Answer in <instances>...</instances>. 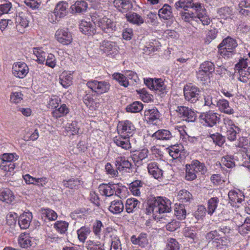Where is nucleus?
Listing matches in <instances>:
<instances>
[{
    "mask_svg": "<svg viewBox=\"0 0 250 250\" xmlns=\"http://www.w3.org/2000/svg\"><path fill=\"white\" fill-rule=\"evenodd\" d=\"M113 4L122 13L127 12L133 7L131 0H114Z\"/></svg>",
    "mask_w": 250,
    "mask_h": 250,
    "instance_id": "obj_20",
    "label": "nucleus"
},
{
    "mask_svg": "<svg viewBox=\"0 0 250 250\" xmlns=\"http://www.w3.org/2000/svg\"><path fill=\"white\" fill-rule=\"evenodd\" d=\"M210 137L212 140L213 142L219 146L223 145L225 142L224 137L220 133H216L215 134H211Z\"/></svg>",
    "mask_w": 250,
    "mask_h": 250,
    "instance_id": "obj_63",
    "label": "nucleus"
},
{
    "mask_svg": "<svg viewBox=\"0 0 250 250\" xmlns=\"http://www.w3.org/2000/svg\"><path fill=\"white\" fill-rule=\"evenodd\" d=\"M143 184V182L140 180H135L130 183L129 188L132 194L135 196H140L141 194L140 189L142 188Z\"/></svg>",
    "mask_w": 250,
    "mask_h": 250,
    "instance_id": "obj_39",
    "label": "nucleus"
},
{
    "mask_svg": "<svg viewBox=\"0 0 250 250\" xmlns=\"http://www.w3.org/2000/svg\"><path fill=\"white\" fill-rule=\"evenodd\" d=\"M84 104L92 109L95 110L99 106V103L96 102L90 95L86 94L83 98Z\"/></svg>",
    "mask_w": 250,
    "mask_h": 250,
    "instance_id": "obj_51",
    "label": "nucleus"
},
{
    "mask_svg": "<svg viewBox=\"0 0 250 250\" xmlns=\"http://www.w3.org/2000/svg\"><path fill=\"white\" fill-rule=\"evenodd\" d=\"M171 211L170 202L167 198L160 196H150L146 201L145 212L147 215L169 212Z\"/></svg>",
    "mask_w": 250,
    "mask_h": 250,
    "instance_id": "obj_1",
    "label": "nucleus"
},
{
    "mask_svg": "<svg viewBox=\"0 0 250 250\" xmlns=\"http://www.w3.org/2000/svg\"><path fill=\"white\" fill-rule=\"evenodd\" d=\"M29 68L23 62H15L12 66V73L14 76L20 79L24 78L28 74Z\"/></svg>",
    "mask_w": 250,
    "mask_h": 250,
    "instance_id": "obj_14",
    "label": "nucleus"
},
{
    "mask_svg": "<svg viewBox=\"0 0 250 250\" xmlns=\"http://www.w3.org/2000/svg\"><path fill=\"white\" fill-rule=\"evenodd\" d=\"M129 138L123 137L119 135L114 138L113 142L117 146L127 150L131 148V144L128 140Z\"/></svg>",
    "mask_w": 250,
    "mask_h": 250,
    "instance_id": "obj_31",
    "label": "nucleus"
},
{
    "mask_svg": "<svg viewBox=\"0 0 250 250\" xmlns=\"http://www.w3.org/2000/svg\"><path fill=\"white\" fill-rule=\"evenodd\" d=\"M196 4V3H193L191 0H179L175 3V6L176 9L183 8L186 11L190 7L195 9Z\"/></svg>",
    "mask_w": 250,
    "mask_h": 250,
    "instance_id": "obj_44",
    "label": "nucleus"
},
{
    "mask_svg": "<svg viewBox=\"0 0 250 250\" xmlns=\"http://www.w3.org/2000/svg\"><path fill=\"white\" fill-rule=\"evenodd\" d=\"M178 199L180 203L187 206L191 202L193 199L192 194L188 191L185 189H182L179 191L178 193Z\"/></svg>",
    "mask_w": 250,
    "mask_h": 250,
    "instance_id": "obj_25",
    "label": "nucleus"
},
{
    "mask_svg": "<svg viewBox=\"0 0 250 250\" xmlns=\"http://www.w3.org/2000/svg\"><path fill=\"white\" fill-rule=\"evenodd\" d=\"M69 112V109L65 104H62L60 107L55 109L52 112V115L54 117L56 118L63 116L68 114Z\"/></svg>",
    "mask_w": 250,
    "mask_h": 250,
    "instance_id": "obj_48",
    "label": "nucleus"
},
{
    "mask_svg": "<svg viewBox=\"0 0 250 250\" xmlns=\"http://www.w3.org/2000/svg\"><path fill=\"white\" fill-rule=\"evenodd\" d=\"M212 243L217 249L222 250L229 246V240L226 237H222L213 240Z\"/></svg>",
    "mask_w": 250,
    "mask_h": 250,
    "instance_id": "obj_46",
    "label": "nucleus"
},
{
    "mask_svg": "<svg viewBox=\"0 0 250 250\" xmlns=\"http://www.w3.org/2000/svg\"><path fill=\"white\" fill-rule=\"evenodd\" d=\"M59 79L60 83L64 88H67L72 84V76L69 72H63Z\"/></svg>",
    "mask_w": 250,
    "mask_h": 250,
    "instance_id": "obj_34",
    "label": "nucleus"
},
{
    "mask_svg": "<svg viewBox=\"0 0 250 250\" xmlns=\"http://www.w3.org/2000/svg\"><path fill=\"white\" fill-rule=\"evenodd\" d=\"M195 13L190 12H181L180 15L182 20L186 22H190L191 21H198V20L202 22L203 25H208L210 23V19L206 14V10L204 6L200 3H196L195 5Z\"/></svg>",
    "mask_w": 250,
    "mask_h": 250,
    "instance_id": "obj_2",
    "label": "nucleus"
},
{
    "mask_svg": "<svg viewBox=\"0 0 250 250\" xmlns=\"http://www.w3.org/2000/svg\"><path fill=\"white\" fill-rule=\"evenodd\" d=\"M217 13L219 14L221 18L227 19L231 18L232 11L229 7H224L220 8L218 10Z\"/></svg>",
    "mask_w": 250,
    "mask_h": 250,
    "instance_id": "obj_60",
    "label": "nucleus"
},
{
    "mask_svg": "<svg viewBox=\"0 0 250 250\" xmlns=\"http://www.w3.org/2000/svg\"><path fill=\"white\" fill-rule=\"evenodd\" d=\"M86 245L87 250H104V244L97 243L94 241L88 240L86 242Z\"/></svg>",
    "mask_w": 250,
    "mask_h": 250,
    "instance_id": "obj_57",
    "label": "nucleus"
},
{
    "mask_svg": "<svg viewBox=\"0 0 250 250\" xmlns=\"http://www.w3.org/2000/svg\"><path fill=\"white\" fill-rule=\"evenodd\" d=\"M86 85L93 92L98 95L108 92L111 86L110 84L107 81H98L95 80L88 81Z\"/></svg>",
    "mask_w": 250,
    "mask_h": 250,
    "instance_id": "obj_9",
    "label": "nucleus"
},
{
    "mask_svg": "<svg viewBox=\"0 0 250 250\" xmlns=\"http://www.w3.org/2000/svg\"><path fill=\"white\" fill-rule=\"evenodd\" d=\"M185 205L179 204L175 208V215L179 220H184L186 218L187 211Z\"/></svg>",
    "mask_w": 250,
    "mask_h": 250,
    "instance_id": "obj_50",
    "label": "nucleus"
},
{
    "mask_svg": "<svg viewBox=\"0 0 250 250\" xmlns=\"http://www.w3.org/2000/svg\"><path fill=\"white\" fill-rule=\"evenodd\" d=\"M65 129L68 135H74L78 133L79 127L77 122L73 121L71 123H68Z\"/></svg>",
    "mask_w": 250,
    "mask_h": 250,
    "instance_id": "obj_49",
    "label": "nucleus"
},
{
    "mask_svg": "<svg viewBox=\"0 0 250 250\" xmlns=\"http://www.w3.org/2000/svg\"><path fill=\"white\" fill-rule=\"evenodd\" d=\"M238 232L243 236H246L250 233V217H247L244 223L239 226Z\"/></svg>",
    "mask_w": 250,
    "mask_h": 250,
    "instance_id": "obj_43",
    "label": "nucleus"
},
{
    "mask_svg": "<svg viewBox=\"0 0 250 250\" xmlns=\"http://www.w3.org/2000/svg\"><path fill=\"white\" fill-rule=\"evenodd\" d=\"M228 196L230 201L233 203H241L243 201H245V196L240 190L238 191L231 190L229 192Z\"/></svg>",
    "mask_w": 250,
    "mask_h": 250,
    "instance_id": "obj_33",
    "label": "nucleus"
},
{
    "mask_svg": "<svg viewBox=\"0 0 250 250\" xmlns=\"http://www.w3.org/2000/svg\"><path fill=\"white\" fill-rule=\"evenodd\" d=\"M113 79L117 81L121 85L126 87L129 85V82L127 78L123 74L120 73H115L112 75Z\"/></svg>",
    "mask_w": 250,
    "mask_h": 250,
    "instance_id": "obj_53",
    "label": "nucleus"
},
{
    "mask_svg": "<svg viewBox=\"0 0 250 250\" xmlns=\"http://www.w3.org/2000/svg\"><path fill=\"white\" fill-rule=\"evenodd\" d=\"M63 185L70 189H78L81 185V181L78 178H71L68 180H63Z\"/></svg>",
    "mask_w": 250,
    "mask_h": 250,
    "instance_id": "obj_47",
    "label": "nucleus"
},
{
    "mask_svg": "<svg viewBox=\"0 0 250 250\" xmlns=\"http://www.w3.org/2000/svg\"><path fill=\"white\" fill-rule=\"evenodd\" d=\"M141 203L137 199L131 198L126 200L125 204V209L128 213H133L138 210L140 208Z\"/></svg>",
    "mask_w": 250,
    "mask_h": 250,
    "instance_id": "obj_23",
    "label": "nucleus"
},
{
    "mask_svg": "<svg viewBox=\"0 0 250 250\" xmlns=\"http://www.w3.org/2000/svg\"><path fill=\"white\" fill-rule=\"evenodd\" d=\"M151 140L153 141L157 140L162 141H168L173 138L172 133L167 129H159L153 133L151 136Z\"/></svg>",
    "mask_w": 250,
    "mask_h": 250,
    "instance_id": "obj_16",
    "label": "nucleus"
},
{
    "mask_svg": "<svg viewBox=\"0 0 250 250\" xmlns=\"http://www.w3.org/2000/svg\"><path fill=\"white\" fill-rule=\"evenodd\" d=\"M87 8V3L83 0L77 1L74 4L71 6L73 12L83 13L85 12Z\"/></svg>",
    "mask_w": 250,
    "mask_h": 250,
    "instance_id": "obj_41",
    "label": "nucleus"
},
{
    "mask_svg": "<svg viewBox=\"0 0 250 250\" xmlns=\"http://www.w3.org/2000/svg\"><path fill=\"white\" fill-rule=\"evenodd\" d=\"M118 134L123 137L130 138L136 132V127L129 120L120 121L117 126Z\"/></svg>",
    "mask_w": 250,
    "mask_h": 250,
    "instance_id": "obj_7",
    "label": "nucleus"
},
{
    "mask_svg": "<svg viewBox=\"0 0 250 250\" xmlns=\"http://www.w3.org/2000/svg\"><path fill=\"white\" fill-rule=\"evenodd\" d=\"M103 227V223L100 220H97L92 226V231L96 237L99 239L101 237V233Z\"/></svg>",
    "mask_w": 250,
    "mask_h": 250,
    "instance_id": "obj_61",
    "label": "nucleus"
},
{
    "mask_svg": "<svg viewBox=\"0 0 250 250\" xmlns=\"http://www.w3.org/2000/svg\"><path fill=\"white\" fill-rule=\"evenodd\" d=\"M219 201V199L216 197H212L208 200V208L207 210L209 215H211L215 212L217 207Z\"/></svg>",
    "mask_w": 250,
    "mask_h": 250,
    "instance_id": "obj_45",
    "label": "nucleus"
},
{
    "mask_svg": "<svg viewBox=\"0 0 250 250\" xmlns=\"http://www.w3.org/2000/svg\"><path fill=\"white\" fill-rule=\"evenodd\" d=\"M158 15L160 18L164 20L170 19L173 17L171 7L167 4H164L163 7L159 9Z\"/></svg>",
    "mask_w": 250,
    "mask_h": 250,
    "instance_id": "obj_30",
    "label": "nucleus"
},
{
    "mask_svg": "<svg viewBox=\"0 0 250 250\" xmlns=\"http://www.w3.org/2000/svg\"><path fill=\"white\" fill-rule=\"evenodd\" d=\"M220 115L214 111L209 110L200 113L199 119L202 124L205 126L212 127L219 123Z\"/></svg>",
    "mask_w": 250,
    "mask_h": 250,
    "instance_id": "obj_8",
    "label": "nucleus"
},
{
    "mask_svg": "<svg viewBox=\"0 0 250 250\" xmlns=\"http://www.w3.org/2000/svg\"><path fill=\"white\" fill-rule=\"evenodd\" d=\"M100 50L106 56H114L118 52V46L114 42L108 41H104L101 43L99 47Z\"/></svg>",
    "mask_w": 250,
    "mask_h": 250,
    "instance_id": "obj_12",
    "label": "nucleus"
},
{
    "mask_svg": "<svg viewBox=\"0 0 250 250\" xmlns=\"http://www.w3.org/2000/svg\"><path fill=\"white\" fill-rule=\"evenodd\" d=\"M124 204L121 200H116L112 201L108 208L109 210L115 214L121 213L124 210Z\"/></svg>",
    "mask_w": 250,
    "mask_h": 250,
    "instance_id": "obj_29",
    "label": "nucleus"
},
{
    "mask_svg": "<svg viewBox=\"0 0 250 250\" xmlns=\"http://www.w3.org/2000/svg\"><path fill=\"white\" fill-rule=\"evenodd\" d=\"M68 223L65 221H58L54 225L56 230L61 234H64L67 230Z\"/></svg>",
    "mask_w": 250,
    "mask_h": 250,
    "instance_id": "obj_54",
    "label": "nucleus"
},
{
    "mask_svg": "<svg viewBox=\"0 0 250 250\" xmlns=\"http://www.w3.org/2000/svg\"><path fill=\"white\" fill-rule=\"evenodd\" d=\"M149 153V151L146 148H143L141 150L135 151L131 155V158L134 162L141 164L143 160L146 159Z\"/></svg>",
    "mask_w": 250,
    "mask_h": 250,
    "instance_id": "obj_24",
    "label": "nucleus"
},
{
    "mask_svg": "<svg viewBox=\"0 0 250 250\" xmlns=\"http://www.w3.org/2000/svg\"><path fill=\"white\" fill-rule=\"evenodd\" d=\"M143 108V104L140 102L136 101L128 105L126 107V110L128 112L138 113L142 110Z\"/></svg>",
    "mask_w": 250,
    "mask_h": 250,
    "instance_id": "obj_52",
    "label": "nucleus"
},
{
    "mask_svg": "<svg viewBox=\"0 0 250 250\" xmlns=\"http://www.w3.org/2000/svg\"><path fill=\"white\" fill-rule=\"evenodd\" d=\"M33 53L36 56V61L39 63H43L45 61V53L42 49L39 48H34Z\"/></svg>",
    "mask_w": 250,
    "mask_h": 250,
    "instance_id": "obj_59",
    "label": "nucleus"
},
{
    "mask_svg": "<svg viewBox=\"0 0 250 250\" xmlns=\"http://www.w3.org/2000/svg\"><path fill=\"white\" fill-rule=\"evenodd\" d=\"M161 114L155 107L146 109L144 111L145 120L150 124L155 125L160 121Z\"/></svg>",
    "mask_w": 250,
    "mask_h": 250,
    "instance_id": "obj_13",
    "label": "nucleus"
},
{
    "mask_svg": "<svg viewBox=\"0 0 250 250\" xmlns=\"http://www.w3.org/2000/svg\"><path fill=\"white\" fill-rule=\"evenodd\" d=\"M238 43L235 39L228 37L219 44L218 48L220 54L224 58H229L235 53Z\"/></svg>",
    "mask_w": 250,
    "mask_h": 250,
    "instance_id": "obj_3",
    "label": "nucleus"
},
{
    "mask_svg": "<svg viewBox=\"0 0 250 250\" xmlns=\"http://www.w3.org/2000/svg\"><path fill=\"white\" fill-rule=\"evenodd\" d=\"M42 213L43 216L46 217L50 221L56 220L58 217L56 212L48 208L42 209Z\"/></svg>",
    "mask_w": 250,
    "mask_h": 250,
    "instance_id": "obj_56",
    "label": "nucleus"
},
{
    "mask_svg": "<svg viewBox=\"0 0 250 250\" xmlns=\"http://www.w3.org/2000/svg\"><path fill=\"white\" fill-rule=\"evenodd\" d=\"M131 243L135 245H138L141 248H145L148 245L147 234L142 232L138 236L132 235L130 238Z\"/></svg>",
    "mask_w": 250,
    "mask_h": 250,
    "instance_id": "obj_18",
    "label": "nucleus"
},
{
    "mask_svg": "<svg viewBox=\"0 0 250 250\" xmlns=\"http://www.w3.org/2000/svg\"><path fill=\"white\" fill-rule=\"evenodd\" d=\"M95 26L90 21H82L80 24L79 29L83 34L91 36L96 33Z\"/></svg>",
    "mask_w": 250,
    "mask_h": 250,
    "instance_id": "obj_21",
    "label": "nucleus"
},
{
    "mask_svg": "<svg viewBox=\"0 0 250 250\" xmlns=\"http://www.w3.org/2000/svg\"><path fill=\"white\" fill-rule=\"evenodd\" d=\"M175 111L180 118L188 122H194L196 119L195 112L188 107L178 106Z\"/></svg>",
    "mask_w": 250,
    "mask_h": 250,
    "instance_id": "obj_11",
    "label": "nucleus"
},
{
    "mask_svg": "<svg viewBox=\"0 0 250 250\" xmlns=\"http://www.w3.org/2000/svg\"><path fill=\"white\" fill-rule=\"evenodd\" d=\"M100 193L106 196H111L114 194L115 191V185L109 183L108 184H102L99 186Z\"/></svg>",
    "mask_w": 250,
    "mask_h": 250,
    "instance_id": "obj_35",
    "label": "nucleus"
},
{
    "mask_svg": "<svg viewBox=\"0 0 250 250\" xmlns=\"http://www.w3.org/2000/svg\"><path fill=\"white\" fill-rule=\"evenodd\" d=\"M216 106L222 112L228 114L234 113V110L229 106V102L225 99H220L217 101Z\"/></svg>",
    "mask_w": 250,
    "mask_h": 250,
    "instance_id": "obj_27",
    "label": "nucleus"
},
{
    "mask_svg": "<svg viewBox=\"0 0 250 250\" xmlns=\"http://www.w3.org/2000/svg\"><path fill=\"white\" fill-rule=\"evenodd\" d=\"M56 40L63 45H68L72 41L71 33L67 29H58L55 33Z\"/></svg>",
    "mask_w": 250,
    "mask_h": 250,
    "instance_id": "obj_15",
    "label": "nucleus"
},
{
    "mask_svg": "<svg viewBox=\"0 0 250 250\" xmlns=\"http://www.w3.org/2000/svg\"><path fill=\"white\" fill-rule=\"evenodd\" d=\"M77 233L79 240L83 243L91 233V229L88 227L83 226L77 230Z\"/></svg>",
    "mask_w": 250,
    "mask_h": 250,
    "instance_id": "obj_40",
    "label": "nucleus"
},
{
    "mask_svg": "<svg viewBox=\"0 0 250 250\" xmlns=\"http://www.w3.org/2000/svg\"><path fill=\"white\" fill-rule=\"evenodd\" d=\"M183 146L181 145L171 146L167 148L168 152L173 159H176L180 157Z\"/></svg>",
    "mask_w": 250,
    "mask_h": 250,
    "instance_id": "obj_42",
    "label": "nucleus"
},
{
    "mask_svg": "<svg viewBox=\"0 0 250 250\" xmlns=\"http://www.w3.org/2000/svg\"><path fill=\"white\" fill-rule=\"evenodd\" d=\"M18 243L22 248L26 249L30 247L31 246V241L29 234L21 233L19 237Z\"/></svg>",
    "mask_w": 250,
    "mask_h": 250,
    "instance_id": "obj_37",
    "label": "nucleus"
},
{
    "mask_svg": "<svg viewBox=\"0 0 250 250\" xmlns=\"http://www.w3.org/2000/svg\"><path fill=\"white\" fill-rule=\"evenodd\" d=\"M15 200L13 192L8 188L0 190V201L7 204H11Z\"/></svg>",
    "mask_w": 250,
    "mask_h": 250,
    "instance_id": "obj_26",
    "label": "nucleus"
},
{
    "mask_svg": "<svg viewBox=\"0 0 250 250\" xmlns=\"http://www.w3.org/2000/svg\"><path fill=\"white\" fill-rule=\"evenodd\" d=\"M32 213L31 212H24L19 217L18 224L21 229H25L29 228L32 219Z\"/></svg>",
    "mask_w": 250,
    "mask_h": 250,
    "instance_id": "obj_19",
    "label": "nucleus"
},
{
    "mask_svg": "<svg viewBox=\"0 0 250 250\" xmlns=\"http://www.w3.org/2000/svg\"><path fill=\"white\" fill-rule=\"evenodd\" d=\"M214 70L215 66L213 62L205 61L200 64L198 71L196 72L197 78L201 81H206L209 79Z\"/></svg>",
    "mask_w": 250,
    "mask_h": 250,
    "instance_id": "obj_6",
    "label": "nucleus"
},
{
    "mask_svg": "<svg viewBox=\"0 0 250 250\" xmlns=\"http://www.w3.org/2000/svg\"><path fill=\"white\" fill-rule=\"evenodd\" d=\"M115 165L117 169L120 171L123 170L125 168L129 169L132 166L131 163L126 160L125 157L121 156L116 158Z\"/></svg>",
    "mask_w": 250,
    "mask_h": 250,
    "instance_id": "obj_32",
    "label": "nucleus"
},
{
    "mask_svg": "<svg viewBox=\"0 0 250 250\" xmlns=\"http://www.w3.org/2000/svg\"><path fill=\"white\" fill-rule=\"evenodd\" d=\"M239 128L237 126L228 129L227 131V138L230 141L235 140L237 134L239 133Z\"/></svg>",
    "mask_w": 250,
    "mask_h": 250,
    "instance_id": "obj_62",
    "label": "nucleus"
},
{
    "mask_svg": "<svg viewBox=\"0 0 250 250\" xmlns=\"http://www.w3.org/2000/svg\"><path fill=\"white\" fill-rule=\"evenodd\" d=\"M200 90L196 86L191 84H187L184 86V94L185 99L191 103H195L200 97Z\"/></svg>",
    "mask_w": 250,
    "mask_h": 250,
    "instance_id": "obj_10",
    "label": "nucleus"
},
{
    "mask_svg": "<svg viewBox=\"0 0 250 250\" xmlns=\"http://www.w3.org/2000/svg\"><path fill=\"white\" fill-rule=\"evenodd\" d=\"M147 169L149 173L154 178L159 179L162 178L163 171L159 168L157 163L150 162L147 165Z\"/></svg>",
    "mask_w": 250,
    "mask_h": 250,
    "instance_id": "obj_22",
    "label": "nucleus"
},
{
    "mask_svg": "<svg viewBox=\"0 0 250 250\" xmlns=\"http://www.w3.org/2000/svg\"><path fill=\"white\" fill-rule=\"evenodd\" d=\"M92 21L95 25L99 27L104 32L110 34L116 30V25L114 21L104 16H93Z\"/></svg>",
    "mask_w": 250,
    "mask_h": 250,
    "instance_id": "obj_4",
    "label": "nucleus"
},
{
    "mask_svg": "<svg viewBox=\"0 0 250 250\" xmlns=\"http://www.w3.org/2000/svg\"><path fill=\"white\" fill-rule=\"evenodd\" d=\"M179 245L178 242L173 238H170L168 240L165 250H179Z\"/></svg>",
    "mask_w": 250,
    "mask_h": 250,
    "instance_id": "obj_64",
    "label": "nucleus"
},
{
    "mask_svg": "<svg viewBox=\"0 0 250 250\" xmlns=\"http://www.w3.org/2000/svg\"><path fill=\"white\" fill-rule=\"evenodd\" d=\"M125 17L128 21L137 25H141L144 23V21L142 16L134 12L127 13L125 15Z\"/></svg>",
    "mask_w": 250,
    "mask_h": 250,
    "instance_id": "obj_36",
    "label": "nucleus"
},
{
    "mask_svg": "<svg viewBox=\"0 0 250 250\" xmlns=\"http://www.w3.org/2000/svg\"><path fill=\"white\" fill-rule=\"evenodd\" d=\"M16 27L17 31L21 33L24 32V29L28 26L29 21L25 14L20 13L15 18Z\"/></svg>",
    "mask_w": 250,
    "mask_h": 250,
    "instance_id": "obj_17",
    "label": "nucleus"
},
{
    "mask_svg": "<svg viewBox=\"0 0 250 250\" xmlns=\"http://www.w3.org/2000/svg\"><path fill=\"white\" fill-rule=\"evenodd\" d=\"M189 165L192 167V171L194 170L196 173H200L203 174L206 172V167L205 164L197 160L192 161L191 164Z\"/></svg>",
    "mask_w": 250,
    "mask_h": 250,
    "instance_id": "obj_38",
    "label": "nucleus"
},
{
    "mask_svg": "<svg viewBox=\"0 0 250 250\" xmlns=\"http://www.w3.org/2000/svg\"><path fill=\"white\" fill-rule=\"evenodd\" d=\"M69 5L66 2L60 1L56 5L53 12L48 13V18L51 23H56L68 13Z\"/></svg>",
    "mask_w": 250,
    "mask_h": 250,
    "instance_id": "obj_5",
    "label": "nucleus"
},
{
    "mask_svg": "<svg viewBox=\"0 0 250 250\" xmlns=\"http://www.w3.org/2000/svg\"><path fill=\"white\" fill-rule=\"evenodd\" d=\"M153 90L161 97L167 92V89L164 82L161 79H155Z\"/></svg>",
    "mask_w": 250,
    "mask_h": 250,
    "instance_id": "obj_28",
    "label": "nucleus"
},
{
    "mask_svg": "<svg viewBox=\"0 0 250 250\" xmlns=\"http://www.w3.org/2000/svg\"><path fill=\"white\" fill-rule=\"evenodd\" d=\"M138 94L142 100L146 103H148L152 101L153 99V96L152 95L150 94L146 89H142L139 90H137Z\"/></svg>",
    "mask_w": 250,
    "mask_h": 250,
    "instance_id": "obj_55",
    "label": "nucleus"
},
{
    "mask_svg": "<svg viewBox=\"0 0 250 250\" xmlns=\"http://www.w3.org/2000/svg\"><path fill=\"white\" fill-rule=\"evenodd\" d=\"M207 212V210L205 206L202 205L198 206L197 209L194 213V216L197 221L202 220L205 216ZM197 221L194 222L195 223Z\"/></svg>",
    "mask_w": 250,
    "mask_h": 250,
    "instance_id": "obj_58",
    "label": "nucleus"
}]
</instances>
